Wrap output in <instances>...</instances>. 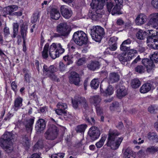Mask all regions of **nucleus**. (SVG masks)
Returning <instances> with one entry per match:
<instances>
[{"label": "nucleus", "instance_id": "72a5a7b5", "mask_svg": "<svg viewBox=\"0 0 158 158\" xmlns=\"http://www.w3.org/2000/svg\"><path fill=\"white\" fill-rule=\"evenodd\" d=\"M21 143L25 147H28L30 145L29 138L26 135H25L21 140Z\"/></svg>", "mask_w": 158, "mask_h": 158}, {"label": "nucleus", "instance_id": "c03bdc74", "mask_svg": "<svg viewBox=\"0 0 158 158\" xmlns=\"http://www.w3.org/2000/svg\"><path fill=\"white\" fill-rule=\"evenodd\" d=\"M87 127V125L85 124L81 125L77 127L76 129V131L78 132H83Z\"/></svg>", "mask_w": 158, "mask_h": 158}, {"label": "nucleus", "instance_id": "f03ea898", "mask_svg": "<svg viewBox=\"0 0 158 158\" xmlns=\"http://www.w3.org/2000/svg\"><path fill=\"white\" fill-rule=\"evenodd\" d=\"M12 139V134L8 131L5 132L0 139V146L7 153L13 150V143L11 141Z\"/></svg>", "mask_w": 158, "mask_h": 158}, {"label": "nucleus", "instance_id": "69168bd1", "mask_svg": "<svg viewBox=\"0 0 158 158\" xmlns=\"http://www.w3.org/2000/svg\"><path fill=\"white\" fill-rule=\"evenodd\" d=\"M66 66V65L62 62H60L59 63L60 68L61 71H64L65 69Z\"/></svg>", "mask_w": 158, "mask_h": 158}, {"label": "nucleus", "instance_id": "e433bc0d", "mask_svg": "<svg viewBox=\"0 0 158 158\" xmlns=\"http://www.w3.org/2000/svg\"><path fill=\"white\" fill-rule=\"evenodd\" d=\"M148 137L149 139L158 142V135L154 132L149 133L148 134Z\"/></svg>", "mask_w": 158, "mask_h": 158}, {"label": "nucleus", "instance_id": "6ab92c4d", "mask_svg": "<svg viewBox=\"0 0 158 158\" xmlns=\"http://www.w3.org/2000/svg\"><path fill=\"white\" fill-rule=\"evenodd\" d=\"M56 48V45L55 43H53L49 46V55L53 59L59 57V54L57 52H56V51H55Z\"/></svg>", "mask_w": 158, "mask_h": 158}, {"label": "nucleus", "instance_id": "20e7f679", "mask_svg": "<svg viewBox=\"0 0 158 158\" xmlns=\"http://www.w3.org/2000/svg\"><path fill=\"white\" fill-rule=\"evenodd\" d=\"M150 60L148 58L142 59V64L145 66L148 73L152 72L153 69L155 67V65L153 61L156 63H158V52H156L150 55Z\"/></svg>", "mask_w": 158, "mask_h": 158}, {"label": "nucleus", "instance_id": "5701e85b", "mask_svg": "<svg viewBox=\"0 0 158 158\" xmlns=\"http://www.w3.org/2000/svg\"><path fill=\"white\" fill-rule=\"evenodd\" d=\"M50 15L52 19L58 20L60 18V15L58 10L55 8H52L50 11Z\"/></svg>", "mask_w": 158, "mask_h": 158}, {"label": "nucleus", "instance_id": "ea45409f", "mask_svg": "<svg viewBox=\"0 0 158 158\" xmlns=\"http://www.w3.org/2000/svg\"><path fill=\"white\" fill-rule=\"evenodd\" d=\"M131 86L133 88H138L140 85V82L139 79H135L132 81Z\"/></svg>", "mask_w": 158, "mask_h": 158}, {"label": "nucleus", "instance_id": "774afa93", "mask_svg": "<svg viewBox=\"0 0 158 158\" xmlns=\"http://www.w3.org/2000/svg\"><path fill=\"white\" fill-rule=\"evenodd\" d=\"M27 158H41L40 155L37 153H35L32 154L30 156L27 157Z\"/></svg>", "mask_w": 158, "mask_h": 158}, {"label": "nucleus", "instance_id": "bb28decb", "mask_svg": "<svg viewBox=\"0 0 158 158\" xmlns=\"http://www.w3.org/2000/svg\"><path fill=\"white\" fill-rule=\"evenodd\" d=\"M119 77L118 75L116 73H111L109 75V81L111 83L117 82L119 80Z\"/></svg>", "mask_w": 158, "mask_h": 158}, {"label": "nucleus", "instance_id": "4d7b16f0", "mask_svg": "<svg viewBox=\"0 0 158 158\" xmlns=\"http://www.w3.org/2000/svg\"><path fill=\"white\" fill-rule=\"evenodd\" d=\"M113 3L110 2H107L106 4L107 8L108 11L109 12H110L112 10V8L113 6Z\"/></svg>", "mask_w": 158, "mask_h": 158}, {"label": "nucleus", "instance_id": "09e8293b", "mask_svg": "<svg viewBox=\"0 0 158 158\" xmlns=\"http://www.w3.org/2000/svg\"><path fill=\"white\" fill-rule=\"evenodd\" d=\"M39 18V13H35L31 18V22L32 23L36 22L38 20Z\"/></svg>", "mask_w": 158, "mask_h": 158}, {"label": "nucleus", "instance_id": "4468645a", "mask_svg": "<svg viewBox=\"0 0 158 158\" xmlns=\"http://www.w3.org/2000/svg\"><path fill=\"white\" fill-rule=\"evenodd\" d=\"M60 11L62 16L66 19L70 18L73 14L72 10L64 5H63L61 6Z\"/></svg>", "mask_w": 158, "mask_h": 158}, {"label": "nucleus", "instance_id": "8fccbe9b", "mask_svg": "<svg viewBox=\"0 0 158 158\" xmlns=\"http://www.w3.org/2000/svg\"><path fill=\"white\" fill-rule=\"evenodd\" d=\"M56 106L57 108H59L61 109H63L64 110H65L67 108V104L64 103L59 102L56 105Z\"/></svg>", "mask_w": 158, "mask_h": 158}, {"label": "nucleus", "instance_id": "6e6d98bb", "mask_svg": "<svg viewBox=\"0 0 158 158\" xmlns=\"http://www.w3.org/2000/svg\"><path fill=\"white\" fill-rule=\"evenodd\" d=\"M156 147H152L150 148H148L147 149V152L153 153L157 152Z\"/></svg>", "mask_w": 158, "mask_h": 158}, {"label": "nucleus", "instance_id": "3c124183", "mask_svg": "<svg viewBox=\"0 0 158 158\" xmlns=\"http://www.w3.org/2000/svg\"><path fill=\"white\" fill-rule=\"evenodd\" d=\"M64 153H58L54 154L52 155L51 158H63L64 156Z\"/></svg>", "mask_w": 158, "mask_h": 158}, {"label": "nucleus", "instance_id": "bf43d9fd", "mask_svg": "<svg viewBox=\"0 0 158 158\" xmlns=\"http://www.w3.org/2000/svg\"><path fill=\"white\" fill-rule=\"evenodd\" d=\"M95 106L96 107V109L98 115H101L103 113L102 109L101 107L99 106Z\"/></svg>", "mask_w": 158, "mask_h": 158}, {"label": "nucleus", "instance_id": "2f4dec72", "mask_svg": "<svg viewBox=\"0 0 158 158\" xmlns=\"http://www.w3.org/2000/svg\"><path fill=\"white\" fill-rule=\"evenodd\" d=\"M121 5L116 4V5L114 6L112 10L111 14L112 15H114L116 14H121V13L120 12L121 9L120 6Z\"/></svg>", "mask_w": 158, "mask_h": 158}, {"label": "nucleus", "instance_id": "58836bf2", "mask_svg": "<svg viewBox=\"0 0 158 158\" xmlns=\"http://www.w3.org/2000/svg\"><path fill=\"white\" fill-rule=\"evenodd\" d=\"M56 45V52H57L59 54H60L63 53L64 51V48H62V46L60 43H55Z\"/></svg>", "mask_w": 158, "mask_h": 158}, {"label": "nucleus", "instance_id": "de8ad7c7", "mask_svg": "<svg viewBox=\"0 0 158 158\" xmlns=\"http://www.w3.org/2000/svg\"><path fill=\"white\" fill-rule=\"evenodd\" d=\"M54 73H51L48 74V77L52 80L57 82L60 81L59 79L57 78L56 76L54 74Z\"/></svg>", "mask_w": 158, "mask_h": 158}, {"label": "nucleus", "instance_id": "338daca9", "mask_svg": "<svg viewBox=\"0 0 158 158\" xmlns=\"http://www.w3.org/2000/svg\"><path fill=\"white\" fill-rule=\"evenodd\" d=\"M110 46L109 48V49L112 51H114L116 50L117 48V44H114L112 45H110Z\"/></svg>", "mask_w": 158, "mask_h": 158}, {"label": "nucleus", "instance_id": "6e6552de", "mask_svg": "<svg viewBox=\"0 0 158 158\" xmlns=\"http://www.w3.org/2000/svg\"><path fill=\"white\" fill-rule=\"evenodd\" d=\"M56 31L64 37L67 36L71 31V27L66 23L59 24L56 27Z\"/></svg>", "mask_w": 158, "mask_h": 158}, {"label": "nucleus", "instance_id": "603ef678", "mask_svg": "<svg viewBox=\"0 0 158 158\" xmlns=\"http://www.w3.org/2000/svg\"><path fill=\"white\" fill-rule=\"evenodd\" d=\"M119 106V103L117 102H113L112 105L110 106V109L111 110H114Z\"/></svg>", "mask_w": 158, "mask_h": 158}, {"label": "nucleus", "instance_id": "f704fd0d", "mask_svg": "<svg viewBox=\"0 0 158 158\" xmlns=\"http://www.w3.org/2000/svg\"><path fill=\"white\" fill-rule=\"evenodd\" d=\"M99 81L97 79H94L91 82L90 86L91 88L96 89L99 86Z\"/></svg>", "mask_w": 158, "mask_h": 158}, {"label": "nucleus", "instance_id": "393cba45", "mask_svg": "<svg viewBox=\"0 0 158 158\" xmlns=\"http://www.w3.org/2000/svg\"><path fill=\"white\" fill-rule=\"evenodd\" d=\"M34 121V118H31L26 122L25 124L26 130L28 132L31 133V132Z\"/></svg>", "mask_w": 158, "mask_h": 158}, {"label": "nucleus", "instance_id": "0e129e2a", "mask_svg": "<svg viewBox=\"0 0 158 158\" xmlns=\"http://www.w3.org/2000/svg\"><path fill=\"white\" fill-rule=\"evenodd\" d=\"M72 55L73 56H72V58H75L77 59H79L81 57V54L77 52H75L73 53Z\"/></svg>", "mask_w": 158, "mask_h": 158}, {"label": "nucleus", "instance_id": "ddd939ff", "mask_svg": "<svg viewBox=\"0 0 158 158\" xmlns=\"http://www.w3.org/2000/svg\"><path fill=\"white\" fill-rule=\"evenodd\" d=\"M149 24L152 27L157 30L158 29V13H153L149 16Z\"/></svg>", "mask_w": 158, "mask_h": 158}, {"label": "nucleus", "instance_id": "39448f33", "mask_svg": "<svg viewBox=\"0 0 158 158\" xmlns=\"http://www.w3.org/2000/svg\"><path fill=\"white\" fill-rule=\"evenodd\" d=\"M104 30L99 26H94L91 29L92 39L97 42H100L105 35Z\"/></svg>", "mask_w": 158, "mask_h": 158}, {"label": "nucleus", "instance_id": "aec40b11", "mask_svg": "<svg viewBox=\"0 0 158 158\" xmlns=\"http://www.w3.org/2000/svg\"><path fill=\"white\" fill-rule=\"evenodd\" d=\"M117 96L119 98L121 99L127 94V91L124 86H120L116 91Z\"/></svg>", "mask_w": 158, "mask_h": 158}, {"label": "nucleus", "instance_id": "864d4df0", "mask_svg": "<svg viewBox=\"0 0 158 158\" xmlns=\"http://www.w3.org/2000/svg\"><path fill=\"white\" fill-rule=\"evenodd\" d=\"M118 39V38L115 36H113L111 37L109 41V45H112V44H116V42Z\"/></svg>", "mask_w": 158, "mask_h": 158}, {"label": "nucleus", "instance_id": "473e14b6", "mask_svg": "<svg viewBox=\"0 0 158 158\" xmlns=\"http://www.w3.org/2000/svg\"><path fill=\"white\" fill-rule=\"evenodd\" d=\"M19 24L17 23H14L13 24V35L12 37L15 38L18 33Z\"/></svg>", "mask_w": 158, "mask_h": 158}, {"label": "nucleus", "instance_id": "f3484780", "mask_svg": "<svg viewBox=\"0 0 158 158\" xmlns=\"http://www.w3.org/2000/svg\"><path fill=\"white\" fill-rule=\"evenodd\" d=\"M46 126L44 120L43 119H40L37 121L35 128L37 132H40L45 129Z\"/></svg>", "mask_w": 158, "mask_h": 158}, {"label": "nucleus", "instance_id": "423d86ee", "mask_svg": "<svg viewBox=\"0 0 158 158\" xmlns=\"http://www.w3.org/2000/svg\"><path fill=\"white\" fill-rule=\"evenodd\" d=\"M73 38L75 43L80 46L86 44L88 39L87 34L81 31L75 32Z\"/></svg>", "mask_w": 158, "mask_h": 158}, {"label": "nucleus", "instance_id": "f8f14e48", "mask_svg": "<svg viewBox=\"0 0 158 158\" xmlns=\"http://www.w3.org/2000/svg\"><path fill=\"white\" fill-rule=\"evenodd\" d=\"M88 135L93 141L97 139L100 135L99 130L98 128L95 127L90 128L88 131Z\"/></svg>", "mask_w": 158, "mask_h": 158}, {"label": "nucleus", "instance_id": "5fc2aeb1", "mask_svg": "<svg viewBox=\"0 0 158 158\" xmlns=\"http://www.w3.org/2000/svg\"><path fill=\"white\" fill-rule=\"evenodd\" d=\"M72 58V56H66L64 57L63 58L65 61H68V62L67 63L68 65L72 64L73 63V61L71 60V59Z\"/></svg>", "mask_w": 158, "mask_h": 158}, {"label": "nucleus", "instance_id": "2eb2a0df", "mask_svg": "<svg viewBox=\"0 0 158 158\" xmlns=\"http://www.w3.org/2000/svg\"><path fill=\"white\" fill-rule=\"evenodd\" d=\"M147 19V17L145 15L140 14L137 15L135 19V23L137 25H142L146 22Z\"/></svg>", "mask_w": 158, "mask_h": 158}, {"label": "nucleus", "instance_id": "a19ab883", "mask_svg": "<svg viewBox=\"0 0 158 158\" xmlns=\"http://www.w3.org/2000/svg\"><path fill=\"white\" fill-rule=\"evenodd\" d=\"M114 89L111 85H109L105 91L104 96H108L112 95L114 93Z\"/></svg>", "mask_w": 158, "mask_h": 158}, {"label": "nucleus", "instance_id": "79ce46f5", "mask_svg": "<svg viewBox=\"0 0 158 158\" xmlns=\"http://www.w3.org/2000/svg\"><path fill=\"white\" fill-rule=\"evenodd\" d=\"M148 110L151 113H157L158 112V106L156 105L151 106L149 107Z\"/></svg>", "mask_w": 158, "mask_h": 158}, {"label": "nucleus", "instance_id": "9b49d317", "mask_svg": "<svg viewBox=\"0 0 158 158\" xmlns=\"http://www.w3.org/2000/svg\"><path fill=\"white\" fill-rule=\"evenodd\" d=\"M150 35L147 38V43L148 45H152L154 46V48L156 49V43H158V36L157 35L156 31H154L153 30H150L149 31Z\"/></svg>", "mask_w": 158, "mask_h": 158}, {"label": "nucleus", "instance_id": "c85d7f7f", "mask_svg": "<svg viewBox=\"0 0 158 158\" xmlns=\"http://www.w3.org/2000/svg\"><path fill=\"white\" fill-rule=\"evenodd\" d=\"M49 44L47 43L44 45L43 51L42 52V56L44 59H46L48 57V51L49 52Z\"/></svg>", "mask_w": 158, "mask_h": 158}, {"label": "nucleus", "instance_id": "a211bd4d", "mask_svg": "<svg viewBox=\"0 0 158 158\" xmlns=\"http://www.w3.org/2000/svg\"><path fill=\"white\" fill-rule=\"evenodd\" d=\"M18 8V6L15 5L9 6L4 8L3 13L5 14L3 15V16L6 17V15H11L12 12L16 10Z\"/></svg>", "mask_w": 158, "mask_h": 158}, {"label": "nucleus", "instance_id": "cd10ccee", "mask_svg": "<svg viewBox=\"0 0 158 158\" xmlns=\"http://www.w3.org/2000/svg\"><path fill=\"white\" fill-rule=\"evenodd\" d=\"M55 111L56 113L58 115H62L63 114L64 118L66 120L70 116L69 114L67 113L66 111L63 109L57 108V109L55 110Z\"/></svg>", "mask_w": 158, "mask_h": 158}, {"label": "nucleus", "instance_id": "a18cd8bd", "mask_svg": "<svg viewBox=\"0 0 158 158\" xmlns=\"http://www.w3.org/2000/svg\"><path fill=\"white\" fill-rule=\"evenodd\" d=\"M135 70L136 72L139 73H142L145 71V68L141 65L137 66L135 68Z\"/></svg>", "mask_w": 158, "mask_h": 158}, {"label": "nucleus", "instance_id": "37998d69", "mask_svg": "<svg viewBox=\"0 0 158 158\" xmlns=\"http://www.w3.org/2000/svg\"><path fill=\"white\" fill-rule=\"evenodd\" d=\"M145 33L142 30H139L136 34L137 38L140 40H143L145 36Z\"/></svg>", "mask_w": 158, "mask_h": 158}, {"label": "nucleus", "instance_id": "49530a36", "mask_svg": "<svg viewBox=\"0 0 158 158\" xmlns=\"http://www.w3.org/2000/svg\"><path fill=\"white\" fill-rule=\"evenodd\" d=\"M86 61V59L85 57L80 58L76 61V63L77 65L80 66L85 64Z\"/></svg>", "mask_w": 158, "mask_h": 158}, {"label": "nucleus", "instance_id": "052dcab7", "mask_svg": "<svg viewBox=\"0 0 158 158\" xmlns=\"http://www.w3.org/2000/svg\"><path fill=\"white\" fill-rule=\"evenodd\" d=\"M151 4L154 8L158 9V0H152Z\"/></svg>", "mask_w": 158, "mask_h": 158}, {"label": "nucleus", "instance_id": "4c0bfd02", "mask_svg": "<svg viewBox=\"0 0 158 158\" xmlns=\"http://www.w3.org/2000/svg\"><path fill=\"white\" fill-rule=\"evenodd\" d=\"M27 27L25 26L22 27L21 28L20 32L21 36L23 40H25L27 34Z\"/></svg>", "mask_w": 158, "mask_h": 158}, {"label": "nucleus", "instance_id": "a878e982", "mask_svg": "<svg viewBox=\"0 0 158 158\" xmlns=\"http://www.w3.org/2000/svg\"><path fill=\"white\" fill-rule=\"evenodd\" d=\"M23 99L20 97H18L16 98L14 101V109L17 111L21 106H22Z\"/></svg>", "mask_w": 158, "mask_h": 158}, {"label": "nucleus", "instance_id": "412c9836", "mask_svg": "<svg viewBox=\"0 0 158 158\" xmlns=\"http://www.w3.org/2000/svg\"><path fill=\"white\" fill-rule=\"evenodd\" d=\"M153 87L152 84L146 83L143 84L140 88V92L141 93L145 94L150 91Z\"/></svg>", "mask_w": 158, "mask_h": 158}, {"label": "nucleus", "instance_id": "7ed1b4c3", "mask_svg": "<svg viewBox=\"0 0 158 158\" xmlns=\"http://www.w3.org/2000/svg\"><path fill=\"white\" fill-rule=\"evenodd\" d=\"M107 0H92L90 5L91 7L90 16L92 19L96 20L101 16L99 10L102 9L104 3Z\"/></svg>", "mask_w": 158, "mask_h": 158}, {"label": "nucleus", "instance_id": "b1692460", "mask_svg": "<svg viewBox=\"0 0 158 158\" xmlns=\"http://www.w3.org/2000/svg\"><path fill=\"white\" fill-rule=\"evenodd\" d=\"M100 64L97 61H92L88 64L87 67L90 70L94 71L99 68Z\"/></svg>", "mask_w": 158, "mask_h": 158}, {"label": "nucleus", "instance_id": "680f3d73", "mask_svg": "<svg viewBox=\"0 0 158 158\" xmlns=\"http://www.w3.org/2000/svg\"><path fill=\"white\" fill-rule=\"evenodd\" d=\"M3 32L5 36H6L9 35L10 34L9 29L7 27H5L4 28Z\"/></svg>", "mask_w": 158, "mask_h": 158}, {"label": "nucleus", "instance_id": "7c9ffc66", "mask_svg": "<svg viewBox=\"0 0 158 158\" xmlns=\"http://www.w3.org/2000/svg\"><path fill=\"white\" fill-rule=\"evenodd\" d=\"M124 158H133L134 157V155L133 152L129 148H127L123 154Z\"/></svg>", "mask_w": 158, "mask_h": 158}, {"label": "nucleus", "instance_id": "c756f323", "mask_svg": "<svg viewBox=\"0 0 158 158\" xmlns=\"http://www.w3.org/2000/svg\"><path fill=\"white\" fill-rule=\"evenodd\" d=\"M90 100L91 102L94 104V105L95 106H98L100 102L102 99L99 96L95 95L91 97Z\"/></svg>", "mask_w": 158, "mask_h": 158}, {"label": "nucleus", "instance_id": "13d9d810", "mask_svg": "<svg viewBox=\"0 0 158 158\" xmlns=\"http://www.w3.org/2000/svg\"><path fill=\"white\" fill-rule=\"evenodd\" d=\"M84 117H85V119L88 123H95V120L93 118H91L90 120L89 118L87 117V116L86 114L84 115Z\"/></svg>", "mask_w": 158, "mask_h": 158}, {"label": "nucleus", "instance_id": "f257e3e1", "mask_svg": "<svg viewBox=\"0 0 158 158\" xmlns=\"http://www.w3.org/2000/svg\"><path fill=\"white\" fill-rule=\"evenodd\" d=\"M120 134L117 130L110 129L108 132L106 145L114 150L118 149L123 139L122 137L117 138V136Z\"/></svg>", "mask_w": 158, "mask_h": 158}, {"label": "nucleus", "instance_id": "e2e57ef3", "mask_svg": "<svg viewBox=\"0 0 158 158\" xmlns=\"http://www.w3.org/2000/svg\"><path fill=\"white\" fill-rule=\"evenodd\" d=\"M125 44H123V43L120 46V48L121 50L123 51H125L129 49V48L126 46Z\"/></svg>", "mask_w": 158, "mask_h": 158}, {"label": "nucleus", "instance_id": "c9c22d12", "mask_svg": "<svg viewBox=\"0 0 158 158\" xmlns=\"http://www.w3.org/2000/svg\"><path fill=\"white\" fill-rule=\"evenodd\" d=\"M106 135H104L101 137V139L98 142L96 143L95 145L98 148H100L103 146L104 142L106 140Z\"/></svg>", "mask_w": 158, "mask_h": 158}, {"label": "nucleus", "instance_id": "dca6fc26", "mask_svg": "<svg viewBox=\"0 0 158 158\" xmlns=\"http://www.w3.org/2000/svg\"><path fill=\"white\" fill-rule=\"evenodd\" d=\"M69 79L70 83L74 84L76 85H78L80 82L79 75L75 72H73L71 73Z\"/></svg>", "mask_w": 158, "mask_h": 158}, {"label": "nucleus", "instance_id": "9d476101", "mask_svg": "<svg viewBox=\"0 0 158 158\" xmlns=\"http://www.w3.org/2000/svg\"><path fill=\"white\" fill-rule=\"evenodd\" d=\"M73 107L77 108L79 106L86 109L88 106L86 100L84 97H76L73 100H72Z\"/></svg>", "mask_w": 158, "mask_h": 158}, {"label": "nucleus", "instance_id": "0eeeda50", "mask_svg": "<svg viewBox=\"0 0 158 158\" xmlns=\"http://www.w3.org/2000/svg\"><path fill=\"white\" fill-rule=\"evenodd\" d=\"M58 131L57 127L56 126L54 125H51L45 132V137L48 140H54L57 137Z\"/></svg>", "mask_w": 158, "mask_h": 158}, {"label": "nucleus", "instance_id": "4be33fe9", "mask_svg": "<svg viewBox=\"0 0 158 158\" xmlns=\"http://www.w3.org/2000/svg\"><path fill=\"white\" fill-rule=\"evenodd\" d=\"M57 71V69L53 65H51L48 67L46 64L43 66V71L44 73L45 72H47L48 74L51 73H54Z\"/></svg>", "mask_w": 158, "mask_h": 158}, {"label": "nucleus", "instance_id": "1a4fd4ad", "mask_svg": "<svg viewBox=\"0 0 158 158\" xmlns=\"http://www.w3.org/2000/svg\"><path fill=\"white\" fill-rule=\"evenodd\" d=\"M137 50L131 49L129 50L128 53H123L119 55V59L122 63L123 64V63L130 60L133 57L135 54H137Z\"/></svg>", "mask_w": 158, "mask_h": 158}]
</instances>
